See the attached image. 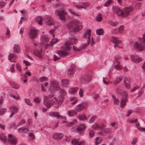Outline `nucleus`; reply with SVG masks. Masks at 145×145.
Returning <instances> with one entry per match:
<instances>
[{"mask_svg": "<svg viewBox=\"0 0 145 145\" xmlns=\"http://www.w3.org/2000/svg\"><path fill=\"white\" fill-rule=\"evenodd\" d=\"M117 29H114L111 31V32L114 34H117L119 33Z\"/></svg>", "mask_w": 145, "mask_h": 145, "instance_id": "obj_62", "label": "nucleus"}, {"mask_svg": "<svg viewBox=\"0 0 145 145\" xmlns=\"http://www.w3.org/2000/svg\"><path fill=\"white\" fill-rule=\"evenodd\" d=\"M16 67L17 69L20 72H22V69L20 64L17 63L16 64Z\"/></svg>", "mask_w": 145, "mask_h": 145, "instance_id": "obj_51", "label": "nucleus"}, {"mask_svg": "<svg viewBox=\"0 0 145 145\" xmlns=\"http://www.w3.org/2000/svg\"><path fill=\"white\" fill-rule=\"evenodd\" d=\"M105 127V125L103 123H101L98 124L97 123H95L92 125L93 129H102Z\"/></svg>", "mask_w": 145, "mask_h": 145, "instance_id": "obj_16", "label": "nucleus"}, {"mask_svg": "<svg viewBox=\"0 0 145 145\" xmlns=\"http://www.w3.org/2000/svg\"><path fill=\"white\" fill-rule=\"evenodd\" d=\"M102 139L101 137H97L95 139L94 142L95 145H97L102 142Z\"/></svg>", "mask_w": 145, "mask_h": 145, "instance_id": "obj_39", "label": "nucleus"}, {"mask_svg": "<svg viewBox=\"0 0 145 145\" xmlns=\"http://www.w3.org/2000/svg\"><path fill=\"white\" fill-rule=\"evenodd\" d=\"M89 134L91 137H92L94 135V132L93 130H91L89 131Z\"/></svg>", "mask_w": 145, "mask_h": 145, "instance_id": "obj_61", "label": "nucleus"}, {"mask_svg": "<svg viewBox=\"0 0 145 145\" xmlns=\"http://www.w3.org/2000/svg\"><path fill=\"white\" fill-rule=\"evenodd\" d=\"M75 66L74 65H71L68 71V75L69 76H71L74 72Z\"/></svg>", "mask_w": 145, "mask_h": 145, "instance_id": "obj_22", "label": "nucleus"}, {"mask_svg": "<svg viewBox=\"0 0 145 145\" xmlns=\"http://www.w3.org/2000/svg\"><path fill=\"white\" fill-rule=\"evenodd\" d=\"M66 26L71 32L79 31L83 28L82 23L76 20H73L69 22L66 24Z\"/></svg>", "mask_w": 145, "mask_h": 145, "instance_id": "obj_2", "label": "nucleus"}, {"mask_svg": "<svg viewBox=\"0 0 145 145\" xmlns=\"http://www.w3.org/2000/svg\"><path fill=\"white\" fill-rule=\"evenodd\" d=\"M35 20L36 22L39 24L42 25V24L43 18L40 16H37L35 18Z\"/></svg>", "mask_w": 145, "mask_h": 145, "instance_id": "obj_36", "label": "nucleus"}, {"mask_svg": "<svg viewBox=\"0 0 145 145\" xmlns=\"http://www.w3.org/2000/svg\"><path fill=\"white\" fill-rule=\"evenodd\" d=\"M90 42V41L89 40H87V43L84 44L82 46L80 47V50H82L85 48L88 45H89Z\"/></svg>", "mask_w": 145, "mask_h": 145, "instance_id": "obj_46", "label": "nucleus"}, {"mask_svg": "<svg viewBox=\"0 0 145 145\" xmlns=\"http://www.w3.org/2000/svg\"><path fill=\"white\" fill-rule=\"evenodd\" d=\"M37 35V31L35 30H31L29 33V36L30 37L31 39L35 38Z\"/></svg>", "mask_w": 145, "mask_h": 145, "instance_id": "obj_27", "label": "nucleus"}, {"mask_svg": "<svg viewBox=\"0 0 145 145\" xmlns=\"http://www.w3.org/2000/svg\"><path fill=\"white\" fill-rule=\"evenodd\" d=\"M9 110L11 112H13L17 113L18 112V107L16 105H12L10 106L9 108Z\"/></svg>", "mask_w": 145, "mask_h": 145, "instance_id": "obj_33", "label": "nucleus"}, {"mask_svg": "<svg viewBox=\"0 0 145 145\" xmlns=\"http://www.w3.org/2000/svg\"><path fill=\"white\" fill-rule=\"evenodd\" d=\"M59 40L57 39H52L51 41H50V44L53 46L54 44L56 43Z\"/></svg>", "mask_w": 145, "mask_h": 145, "instance_id": "obj_48", "label": "nucleus"}, {"mask_svg": "<svg viewBox=\"0 0 145 145\" xmlns=\"http://www.w3.org/2000/svg\"><path fill=\"white\" fill-rule=\"evenodd\" d=\"M124 27L123 26L121 25L120 26L118 29H117L118 30L119 33H122L124 31Z\"/></svg>", "mask_w": 145, "mask_h": 145, "instance_id": "obj_55", "label": "nucleus"}, {"mask_svg": "<svg viewBox=\"0 0 145 145\" xmlns=\"http://www.w3.org/2000/svg\"><path fill=\"white\" fill-rule=\"evenodd\" d=\"M64 97L59 95L58 97V99L54 97L52 100L50 101L48 100V97L44 96L43 98L44 103L47 108H49L54 104H55L57 105L61 104L64 101Z\"/></svg>", "mask_w": 145, "mask_h": 145, "instance_id": "obj_1", "label": "nucleus"}, {"mask_svg": "<svg viewBox=\"0 0 145 145\" xmlns=\"http://www.w3.org/2000/svg\"><path fill=\"white\" fill-rule=\"evenodd\" d=\"M122 80V78L121 77L116 78L114 82V84L115 85L118 84Z\"/></svg>", "mask_w": 145, "mask_h": 145, "instance_id": "obj_43", "label": "nucleus"}, {"mask_svg": "<svg viewBox=\"0 0 145 145\" xmlns=\"http://www.w3.org/2000/svg\"><path fill=\"white\" fill-rule=\"evenodd\" d=\"M49 115L52 117H56L57 119H65L66 117L64 116H60L59 113L58 112H50L49 113Z\"/></svg>", "mask_w": 145, "mask_h": 145, "instance_id": "obj_14", "label": "nucleus"}, {"mask_svg": "<svg viewBox=\"0 0 145 145\" xmlns=\"http://www.w3.org/2000/svg\"><path fill=\"white\" fill-rule=\"evenodd\" d=\"M16 56L13 53L9 54L8 56V59L9 61H11L13 59H16Z\"/></svg>", "mask_w": 145, "mask_h": 145, "instance_id": "obj_37", "label": "nucleus"}, {"mask_svg": "<svg viewBox=\"0 0 145 145\" xmlns=\"http://www.w3.org/2000/svg\"><path fill=\"white\" fill-rule=\"evenodd\" d=\"M13 51L17 54L21 52L19 46L17 44H15L13 47Z\"/></svg>", "mask_w": 145, "mask_h": 145, "instance_id": "obj_31", "label": "nucleus"}, {"mask_svg": "<svg viewBox=\"0 0 145 145\" xmlns=\"http://www.w3.org/2000/svg\"><path fill=\"white\" fill-rule=\"evenodd\" d=\"M97 118V116H93L90 118L89 120V122L90 123H92L94 122Z\"/></svg>", "mask_w": 145, "mask_h": 145, "instance_id": "obj_57", "label": "nucleus"}, {"mask_svg": "<svg viewBox=\"0 0 145 145\" xmlns=\"http://www.w3.org/2000/svg\"><path fill=\"white\" fill-rule=\"evenodd\" d=\"M123 82L124 85L126 88L127 89L130 88L131 83L129 79L127 78H125L123 79Z\"/></svg>", "mask_w": 145, "mask_h": 145, "instance_id": "obj_25", "label": "nucleus"}, {"mask_svg": "<svg viewBox=\"0 0 145 145\" xmlns=\"http://www.w3.org/2000/svg\"><path fill=\"white\" fill-rule=\"evenodd\" d=\"M114 67L116 70H120L122 69V67L120 65L118 59L116 58L114 61Z\"/></svg>", "mask_w": 145, "mask_h": 145, "instance_id": "obj_18", "label": "nucleus"}, {"mask_svg": "<svg viewBox=\"0 0 145 145\" xmlns=\"http://www.w3.org/2000/svg\"><path fill=\"white\" fill-rule=\"evenodd\" d=\"M112 97L114 100V103L115 105H118L119 103V100L116 98L115 96L113 95H112Z\"/></svg>", "mask_w": 145, "mask_h": 145, "instance_id": "obj_40", "label": "nucleus"}, {"mask_svg": "<svg viewBox=\"0 0 145 145\" xmlns=\"http://www.w3.org/2000/svg\"><path fill=\"white\" fill-rule=\"evenodd\" d=\"M44 21L47 25H52L54 24L53 19L50 16L48 15L45 16L44 18Z\"/></svg>", "mask_w": 145, "mask_h": 145, "instance_id": "obj_12", "label": "nucleus"}, {"mask_svg": "<svg viewBox=\"0 0 145 145\" xmlns=\"http://www.w3.org/2000/svg\"><path fill=\"white\" fill-rule=\"evenodd\" d=\"M103 29L101 28L99 29L96 31L97 34L99 35H103Z\"/></svg>", "mask_w": 145, "mask_h": 145, "instance_id": "obj_45", "label": "nucleus"}, {"mask_svg": "<svg viewBox=\"0 0 145 145\" xmlns=\"http://www.w3.org/2000/svg\"><path fill=\"white\" fill-rule=\"evenodd\" d=\"M7 110V108H4L0 110V116H1L5 113Z\"/></svg>", "mask_w": 145, "mask_h": 145, "instance_id": "obj_54", "label": "nucleus"}, {"mask_svg": "<svg viewBox=\"0 0 145 145\" xmlns=\"http://www.w3.org/2000/svg\"><path fill=\"white\" fill-rule=\"evenodd\" d=\"M8 141L12 145H15L17 143V139L12 134H8Z\"/></svg>", "mask_w": 145, "mask_h": 145, "instance_id": "obj_11", "label": "nucleus"}, {"mask_svg": "<svg viewBox=\"0 0 145 145\" xmlns=\"http://www.w3.org/2000/svg\"><path fill=\"white\" fill-rule=\"evenodd\" d=\"M55 14L58 16L60 20L64 21L66 20V16L67 14L64 9L62 8H60L56 9L55 12Z\"/></svg>", "mask_w": 145, "mask_h": 145, "instance_id": "obj_5", "label": "nucleus"}, {"mask_svg": "<svg viewBox=\"0 0 145 145\" xmlns=\"http://www.w3.org/2000/svg\"><path fill=\"white\" fill-rule=\"evenodd\" d=\"M59 84V82L58 81L53 80L51 81L50 82V89L54 91H58L60 89V88Z\"/></svg>", "mask_w": 145, "mask_h": 145, "instance_id": "obj_8", "label": "nucleus"}, {"mask_svg": "<svg viewBox=\"0 0 145 145\" xmlns=\"http://www.w3.org/2000/svg\"><path fill=\"white\" fill-rule=\"evenodd\" d=\"M69 11L73 15L77 16H80V15L79 13H77L74 12L73 10L71 9H69Z\"/></svg>", "mask_w": 145, "mask_h": 145, "instance_id": "obj_42", "label": "nucleus"}, {"mask_svg": "<svg viewBox=\"0 0 145 145\" xmlns=\"http://www.w3.org/2000/svg\"><path fill=\"white\" fill-rule=\"evenodd\" d=\"M86 129L84 125L83 124H81L77 128V131L78 133H80Z\"/></svg>", "mask_w": 145, "mask_h": 145, "instance_id": "obj_29", "label": "nucleus"}, {"mask_svg": "<svg viewBox=\"0 0 145 145\" xmlns=\"http://www.w3.org/2000/svg\"><path fill=\"white\" fill-rule=\"evenodd\" d=\"M112 10L115 14L119 16H121V11L120 8L116 6L113 7Z\"/></svg>", "mask_w": 145, "mask_h": 145, "instance_id": "obj_20", "label": "nucleus"}, {"mask_svg": "<svg viewBox=\"0 0 145 145\" xmlns=\"http://www.w3.org/2000/svg\"><path fill=\"white\" fill-rule=\"evenodd\" d=\"M91 79V76H88L85 78L82 77L81 78V82L84 83H86L89 81Z\"/></svg>", "mask_w": 145, "mask_h": 145, "instance_id": "obj_30", "label": "nucleus"}, {"mask_svg": "<svg viewBox=\"0 0 145 145\" xmlns=\"http://www.w3.org/2000/svg\"><path fill=\"white\" fill-rule=\"evenodd\" d=\"M108 23L110 25L112 26H115L118 24L117 22H113L111 20H109L108 22Z\"/></svg>", "mask_w": 145, "mask_h": 145, "instance_id": "obj_44", "label": "nucleus"}, {"mask_svg": "<svg viewBox=\"0 0 145 145\" xmlns=\"http://www.w3.org/2000/svg\"><path fill=\"white\" fill-rule=\"evenodd\" d=\"M29 131V129L27 127H23L18 128V131L20 133H26Z\"/></svg>", "mask_w": 145, "mask_h": 145, "instance_id": "obj_26", "label": "nucleus"}, {"mask_svg": "<svg viewBox=\"0 0 145 145\" xmlns=\"http://www.w3.org/2000/svg\"><path fill=\"white\" fill-rule=\"evenodd\" d=\"M53 138L56 140H60L62 139L63 136V134L61 133H54L52 135Z\"/></svg>", "mask_w": 145, "mask_h": 145, "instance_id": "obj_19", "label": "nucleus"}, {"mask_svg": "<svg viewBox=\"0 0 145 145\" xmlns=\"http://www.w3.org/2000/svg\"><path fill=\"white\" fill-rule=\"evenodd\" d=\"M0 139L3 142L6 143L7 142V138L5 135L2 133L0 135Z\"/></svg>", "mask_w": 145, "mask_h": 145, "instance_id": "obj_35", "label": "nucleus"}, {"mask_svg": "<svg viewBox=\"0 0 145 145\" xmlns=\"http://www.w3.org/2000/svg\"><path fill=\"white\" fill-rule=\"evenodd\" d=\"M133 10V8L131 6L124 8L121 10V16L124 18L127 17Z\"/></svg>", "mask_w": 145, "mask_h": 145, "instance_id": "obj_7", "label": "nucleus"}, {"mask_svg": "<svg viewBox=\"0 0 145 145\" xmlns=\"http://www.w3.org/2000/svg\"><path fill=\"white\" fill-rule=\"evenodd\" d=\"M138 40L140 42L141 44H140L138 42H135L133 45L134 48L137 50L138 51H142L145 49V46L142 44H144L143 42V38H139Z\"/></svg>", "mask_w": 145, "mask_h": 145, "instance_id": "obj_6", "label": "nucleus"}, {"mask_svg": "<svg viewBox=\"0 0 145 145\" xmlns=\"http://www.w3.org/2000/svg\"><path fill=\"white\" fill-rule=\"evenodd\" d=\"M84 91L82 89H80L79 91V95L81 97L83 96Z\"/></svg>", "mask_w": 145, "mask_h": 145, "instance_id": "obj_63", "label": "nucleus"}, {"mask_svg": "<svg viewBox=\"0 0 145 145\" xmlns=\"http://www.w3.org/2000/svg\"><path fill=\"white\" fill-rule=\"evenodd\" d=\"M50 39V38L47 35H44L41 37V40L42 42H46L48 41Z\"/></svg>", "mask_w": 145, "mask_h": 145, "instance_id": "obj_38", "label": "nucleus"}, {"mask_svg": "<svg viewBox=\"0 0 145 145\" xmlns=\"http://www.w3.org/2000/svg\"><path fill=\"white\" fill-rule=\"evenodd\" d=\"M74 5L77 9L82 8L86 9L87 7H88L89 4L88 3H78L73 2Z\"/></svg>", "mask_w": 145, "mask_h": 145, "instance_id": "obj_10", "label": "nucleus"}, {"mask_svg": "<svg viewBox=\"0 0 145 145\" xmlns=\"http://www.w3.org/2000/svg\"><path fill=\"white\" fill-rule=\"evenodd\" d=\"M79 89L78 87H76L70 89L69 90V93L71 94H75Z\"/></svg>", "mask_w": 145, "mask_h": 145, "instance_id": "obj_34", "label": "nucleus"}, {"mask_svg": "<svg viewBox=\"0 0 145 145\" xmlns=\"http://www.w3.org/2000/svg\"><path fill=\"white\" fill-rule=\"evenodd\" d=\"M78 118L80 120H84L87 119L86 116L84 115H81L79 116H78Z\"/></svg>", "mask_w": 145, "mask_h": 145, "instance_id": "obj_56", "label": "nucleus"}, {"mask_svg": "<svg viewBox=\"0 0 145 145\" xmlns=\"http://www.w3.org/2000/svg\"><path fill=\"white\" fill-rule=\"evenodd\" d=\"M67 114L69 116H75L77 114V112L76 111L74 110H69Z\"/></svg>", "mask_w": 145, "mask_h": 145, "instance_id": "obj_32", "label": "nucleus"}, {"mask_svg": "<svg viewBox=\"0 0 145 145\" xmlns=\"http://www.w3.org/2000/svg\"><path fill=\"white\" fill-rule=\"evenodd\" d=\"M110 40L114 44H120L122 42V41L116 37H112L110 38Z\"/></svg>", "mask_w": 145, "mask_h": 145, "instance_id": "obj_23", "label": "nucleus"}, {"mask_svg": "<svg viewBox=\"0 0 145 145\" xmlns=\"http://www.w3.org/2000/svg\"><path fill=\"white\" fill-rule=\"evenodd\" d=\"M77 42V39L75 37H73L70 38L67 42H65V43H67V46L69 47H72L70 46L71 44H76Z\"/></svg>", "mask_w": 145, "mask_h": 145, "instance_id": "obj_15", "label": "nucleus"}, {"mask_svg": "<svg viewBox=\"0 0 145 145\" xmlns=\"http://www.w3.org/2000/svg\"><path fill=\"white\" fill-rule=\"evenodd\" d=\"M11 86L13 88L16 89H18L20 87V85L16 82H13Z\"/></svg>", "mask_w": 145, "mask_h": 145, "instance_id": "obj_47", "label": "nucleus"}, {"mask_svg": "<svg viewBox=\"0 0 145 145\" xmlns=\"http://www.w3.org/2000/svg\"><path fill=\"white\" fill-rule=\"evenodd\" d=\"M47 78L45 76L40 77L39 78V80L40 82H42L45 81L47 80Z\"/></svg>", "mask_w": 145, "mask_h": 145, "instance_id": "obj_60", "label": "nucleus"}, {"mask_svg": "<svg viewBox=\"0 0 145 145\" xmlns=\"http://www.w3.org/2000/svg\"><path fill=\"white\" fill-rule=\"evenodd\" d=\"M61 86L64 88H67L69 83V80L67 79L61 80Z\"/></svg>", "mask_w": 145, "mask_h": 145, "instance_id": "obj_24", "label": "nucleus"}, {"mask_svg": "<svg viewBox=\"0 0 145 145\" xmlns=\"http://www.w3.org/2000/svg\"><path fill=\"white\" fill-rule=\"evenodd\" d=\"M103 18L102 14L101 13L99 14L96 17V20L98 22H100L101 21Z\"/></svg>", "mask_w": 145, "mask_h": 145, "instance_id": "obj_41", "label": "nucleus"}, {"mask_svg": "<svg viewBox=\"0 0 145 145\" xmlns=\"http://www.w3.org/2000/svg\"><path fill=\"white\" fill-rule=\"evenodd\" d=\"M137 119H136L134 120H128V122L130 123H135L136 122H137Z\"/></svg>", "mask_w": 145, "mask_h": 145, "instance_id": "obj_64", "label": "nucleus"}, {"mask_svg": "<svg viewBox=\"0 0 145 145\" xmlns=\"http://www.w3.org/2000/svg\"><path fill=\"white\" fill-rule=\"evenodd\" d=\"M71 143L74 145H84V140L80 141L78 139H73L71 141Z\"/></svg>", "mask_w": 145, "mask_h": 145, "instance_id": "obj_21", "label": "nucleus"}, {"mask_svg": "<svg viewBox=\"0 0 145 145\" xmlns=\"http://www.w3.org/2000/svg\"><path fill=\"white\" fill-rule=\"evenodd\" d=\"M91 31V30L89 29H88L84 35V37L85 38L87 39V40H89L90 41Z\"/></svg>", "mask_w": 145, "mask_h": 145, "instance_id": "obj_28", "label": "nucleus"}, {"mask_svg": "<svg viewBox=\"0 0 145 145\" xmlns=\"http://www.w3.org/2000/svg\"><path fill=\"white\" fill-rule=\"evenodd\" d=\"M131 61L133 62L138 63L142 60L141 57L136 54H131L130 56Z\"/></svg>", "mask_w": 145, "mask_h": 145, "instance_id": "obj_9", "label": "nucleus"}, {"mask_svg": "<svg viewBox=\"0 0 145 145\" xmlns=\"http://www.w3.org/2000/svg\"><path fill=\"white\" fill-rule=\"evenodd\" d=\"M66 95L65 91L62 89H60L59 91V95L64 97Z\"/></svg>", "mask_w": 145, "mask_h": 145, "instance_id": "obj_50", "label": "nucleus"}, {"mask_svg": "<svg viewBox=\"0 0 145 145\" xmlns=\"http://www.w3.org/2000/svg\"><path fill=\"white\" fill-rule=\"evenodd\" d=\"M24 100L25 103L28 105L30 106H32V105H33L32 103L30 101L29 99L25 98Z\"/></svg>", "mask_w": 145, "mask_h": 145, "instance_id": "obj_52", "label": "nucleus"}, {"mask_svg": "<svg viewBox=\"0 0 145 145\" xmlns=\"http://www.w3.org/2000/svg\"><path fill=\"white\" fill-rule=\"evenodd\" d=\"M88 105V104L87 103H85L84 104L83 103H82L76 105L75 109L78 111L80 112L85 107L87 106Z\"/></svg>", "mask_w": 145, "mask_h": 145, "instance_id": "obj_17", "label": "nucleus"}, {"mask_svg": "<svg viewBox=\"0 0 145 145\" xmlns=\"http://www.w3.org/2000/svg\"><path fill=\"white\" fill-rule=\"evenodd\" d=\"M36 103H39L40 102V99L39 97H35L34 100Z\"/></svg>", "mask_w": 145, "mask_h": 145, "instance_id": "obj_59", "label": "nucleus"}, {"mask_svg": "<svg viewBox=\"0 0 145 145\" xmlns=\"http://www.w3.org/2000/svg\"><path fill=\"white\" fill-rule=\"evenodd\" d=\"M113 3V1L112 0H107L105 4L104 5L106 7L108 6L109 5Z\"/></svg>", "mask_w": 145, "mask_h": 145, "instance_id": "obj_53", "label": "nucleus"}, {"mask_svg": "<svg viewBox=\"0 0 145 145\" xmlns=\"http://www.w3.org/2000/svg\"><path fill=\"white\" fill-rule=\"evenodd\" d=\"M42 48L34 49L33 52V54L39 58L42 59L43 58V53L42 52Z\"/></svg>", "mask_w": 145, "mask_h": 145, "instance_id": "obj_13", "label": "nucleus"}, {"mask_svg": "<svg viewBox=\"0 0 145 145\" xmlns=\"http://www.w3.org/2000/svg\"><path fill=\"white\" fill-rule=\"evenodd\" d=\"M137 142V138L136 137H135L133 138L132 140V142L131 144L133 145L135 144Z\"/></svg>", "mask_w": 145, "mask_h": 145, "instance_id": "obj_58", "label": "nucleus"}, {"mask_svg": "<svg viewBox=\"0 0 145 145\" xmlns=\"http://www.w3.org/2000/svg\"><path fill=\"white\" fill-rule=\"evenodd\" d=\"M116 91L122 96L120 101V106L121 108H123L126 105V102L127 101L128 97L127 92L125 91L121 90L120 89H117Z\"/></svg>", "mask_w": 145, "mask_h": 145, "instance_id": "obj_4", "label": "nucleus"}, {"mask_svg": "<svg viewBox=\"0 0 145 145\" xmlns=\"http://www.w3.org/2000/svg\"><path fill=\"white\" fill-rule=\"evenodd\" d=\"M72 47H68L67 46V43L65 44L61 48V50H59L57 52V54L59 56L61 57H65L68 54V51L70 50Z\"/></svg>", "mask_w": 145, "mask_h": 145, "instance_id": "obj_3", "label": "nucleus"}, {"mask_svg": "<svg viewBox=\"0 0 145 145\" xmlns=\"http://www.w3.org/2000/svg\"><path fill=\"white\" fill-rule=\"evenodd\" d=\"M112 132V130L110 128H107L104 130V132L106 134H110Z\"/></svg>", "mask_w": 145, "mask_h": 145, "instance_id": "obj_49", "label": "nucleus"}]
</instances>
